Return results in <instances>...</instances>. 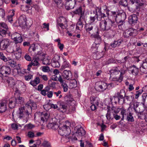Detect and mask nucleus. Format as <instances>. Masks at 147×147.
Here are the masks:
<instances>
[{"label":"nucleus","mask_w":147,"mask_h":147,"mask_svg":"<svg viewBox=\"0 0 147 147\" xmlns=\"http://www.w3.org/2000/svg\"><path fill=\"white\" fill-rule=\"evenodd\" d=\"M0 72L6 76L11 73V69L9 67L3 66L0 68Z\"/></svg>","instance_id":"obj_12"},{"label":"nucleus","mask_w":147,"mask_h":147,"mask_svg":"<svg viewBox=\"0 0 147 147\" xmlns=\"http://www.w3.org/2000/svg\"><path fill=\"white\" fill-rule=\"evenodd\" d=\"M42 70L44 72H47L49 71L50 69L48 66H43L42 67Z\"/></svg>","instance_id":"obj_57"},{"label":"nucleus","mask_w":147,"mask_h":147,"mask_svg":"<svg viewBox=\"0 0 147 147\" xmlns=\"http://www.w3.org/2000/svg\"><path fill=\"white\" fill-rule=\"evenodd\" d=\"M91 104H93L98 106L99 103V98L98 97H92L90 98Z\"/></svg>","instance_id":"obj_30"},{"label":"nucleus","mask_w":147,"mask_h":147,"mask_svg":"<svg viewBox=\"0 0 147 147\" xmlns=\"http://www.w3.org/2000/svg\"><path fill=\"white\" fill-rule=\"evenodd\" d=\"M119 67H114L112 68L110 70L111 75L112 76H116L119 74L120 71V70L119 69Z\"/></svg>","instance_id":"obj_21"},{"label":"nucleus","mask_w":147,"mask_h":147,"mask_svg":"<svg viewBox=\"0 0 147 147\" xmlns=\"http://www.w3.org/2000/svg\"><path fill=\"white\" fill-rule=\"evenodd\" d=\"M70 122L67 121L65 122V124L63 125V127L66 129L72 128Z\"/></svg>","instance_id":"obj_43"},{"label":"nucleus","mask_w":147,"mask_h":147,"mask_svg":"<svg viewBox=\"0 0 147 147\" xmlns=\"http://www.w3.org/2000/svg\"><path fill=\"white\" fill-rule=\"evenodd\" d=\"M8 31V28L6 23L4 22H0V35L3 36Z\"/></svg>","instance_id":"obj_5"},{"label":"nucleus","mask_w":147,"mask_h":147,"mask_svg":"<svg viewBox=\"0 0 147 147\" xmlns=\"http://www.w3.org/2000/svg\"><path fill=\"white\" fill-rule=\"evenodd\" d=\"M129 112L128 110L125 109L123 108H121L120 114L121 115V120H123L125 117L126 116Z\"/></svg>","instance_id":"obj_24"},{"label":"nucleus","mask_w":147,"mask_h":147,"mask_svg":"<svg viewBox=\"0 0 147 147\" xmlns=\"http://www.w3.org/2000/svg\"><path fill=\"white\" fill-rule=\"evenodd\" d=\"M63 75L64 77L67 80H71L72 78V74L70 71L64 70Z\"/></svg>","instance_id":"obj_20"},{"label":"nucleus","mask_w":147,"mask_h":147,"mask_svg":"<svg viewBox=\"0 0 147 147\" xmlns=\"http://www.w3.org/2000/svg\"><path fill=\"white\" fill-rule=\"evenodd\" d=\"M67 107V105L63 102H57V105H56V109H58V110L62 111L63 110L66 109Z\"/></svg>","instance_id":"obj_17"},{"label":"nucleus","mask_w":147,"mask_h":147,"mask_svg":"<svg viewBox=\"0 0 147 147\" xmlns=\"http://www.w3.org/2000/svg\"><path fill=\"white\" fill-rule=\"evenodd\" d=\"M134 68L131 70V73L133 75H137L138 73L139 69L138 68H137L134 65Z\"/></svg>","instance_id":"obj_44"},{"label":"nucleus","mask_w":147,"mask_h":147,"mask_svg":"<svg viewBox=\"0 0 147 147\" xmlns=\"http://www.w3.org/2000/svg\"><path fill=\"white\" fill-rule=\"evenodd\" d=\"M123 35L125 37L127 38L129 37V36H130V33L129 32V29L128 30L125 32L123 33Z\"/></svg>","instance_id":"obj_61"},{"label":"nucleus","mask_w":147,"mask_h":147,"mask_svg":"<svg viewBox=\"0 0 147 147\" xmlns=\"http://www.w3.org/2000/svg\"><path fill=\"white\" fill-rule=\"evenodd\" d=\"M0 58L5 62L8 61V59L4 56V54L2 52H0Z\"/></svg>","instance_id":"obj_48"},{"label":"nucleus","mask_w":147,"mask_h":147,"mask_svg":"<svg viewBox=\"0 0 147 147\" xmlns=\"http://www.w3.org/2000/svg\"><path fill=\"white\" fill-rule=\"evenodd\" d=\"M95 88L100 91H103L107 88L106 83L102 82H99L96 84Z\"/></svg>","instance_id":"obj_8"},{"label":"nucleus","mask_w":147,"mask_h":147,"mask_svg":"<svg viewBox=\"0 0 147 147\" xmlns=\"http://www.w3.org/2000/svg\"><path fill=\"white\" fill-rule=\"evenodd\" d=\"M69 65V63L66 61V60H65L64 61L63 64L61 67V69L62 70L65 68L68 67Z\"/></svg>","instance_id":"obj_42"},{"label":"nucleus","mask_w":147,"mask_h":147,"mask_svg":"<svg viewBox=\"0 0 147 147\" xmlns=\"http://www.w3.org/2000/svg\"><path fill=\"white\" fill-rule=\"evenodd\" d=\"M15 52V55L16 59L18 60L21 57L22 50L21 48H20Z\"/></svg>","instance_id":"obj_33"},{"label":"nucleus","mask_w":147,"mask_h":147,"mask_svg":"<svg viewBox=\"0 0 147 147\" xmlns=\"http://www.w3.org/2000/svg\"><path fill=\"white\" fill-rule=\"evenodd\" d=\"M138 18L135 14H133L130 16L128 18V22L131 24L135 25L137 23Z\"/></svg>","instance_id":"obj_16"},{"label":"nucleus","mask_w":147,"mask_h":147,"mask_svg":"<svg viewBox=\"0 0 147 147\" xmlns=\"http://www.w3.org/2000/svg\"><path fill=\"white\" fill-rule=\"evenodd\" d=\"M10 43L9 40L5 38L1 40L0 38V49L6 51Z\"/></svg>","instance_id":"obj_4"},{"label":"nucleus","mask_w":147,"mask_h":147,"mask_svg":"<svg viewBox=\"0 0 147 147\" xmlns=\"http://www.w3.org/2000/svg\"><path fill=\"white\" fill-rule=\"evenodd\" d=\"M26 129H32L35 128V126L30 123L26 125L24 127Z\"/></svg>","instance_id":"obj_54"},{"label":"nucleus","mask_w":147,"mask_h":147,"mask_svg":"<svg viewBox=\"0 0 147 147\" xmlns=\"http://www.w3.org/2000/svg\"><path fill=\"white\" fill-rule=\"evenodd\" d=\"M119 3L121 5L124 7H126L127 5V3L126 0H121Z\"/></svg>","instance_id":"obj_55"},{"label":"nucleus","mask_w":147,"mask_h":147,"mask_svg":"<svg viewBox=\"0 0 147 147\" xmlns=\"http://www.w3.org/2000/svg\"><path fill=\"white\" fill-rule=\"evenodd\" d=\"M66 22V19L64 17L61 16L57 19V24L61 23H65Z\"/></svg>","instance_id":"obj_39"},{"label":"nucleus","mask_w":147,"mask_h":147,"mask_svg":"<svg viewBox=\"0 0 147 147\" xmlns=\"http://www.w3.org/2000/svg\"><path fill=\"white\" fill-rule=\"evenodd\" d=\"M58 60L56 61V68H59L60 66L59 61L60 60V57L59 55H57L56 57Z\"/></svg>","instance_id":"obj_53"},{"label":"nucleus","mask_w":147,"mask_h":147,"mask_svg":"<svg viewBox=\"0 0 147 147\" xmlns=\"http://www.w3.org/2000/svg\"><path fill=\"white\" fill-rule=\"evenodd\" d=\"M51 60L49 57L44 56L42 59V63L45 65H49L51 63Z\"/></svg>","instance_id":"obj_28"},{"label":"nucleus","mask_w":147,"mask_h":147,"mask_svg":"<svg viewBox=\"0 0 147 147\" xmlns=\"http://www.w3.org/2000/svg\"><path fill=\"white\" fill-rule=\"evenodd\" d=\"M48 83L51 87H53V88H55V82L54 81L52 82L51 80H50L49 81Z\"/></svg>","instance_id":"obj_60"},{"label":"nucleus","mask_w":147,"mask_h":147,"mask_svg":"<svg viewBox=\"0 0 147 147\" xmlns=\"http://www.w3.org/2000/svg\"><path fill=\"white\" fill-rule=\"evenodd\" d=\"M8 100V102H9V107L11 109L13 108L16 105V98L13 97L11 98L9 100L7 99Z\"/></svg>","instance_id":"obj_22"},{"label":"nucleus","mask_w":147,"mask_h":147,"mask_svg":"<svg viewBox=\"0 0 147 147\" xmlns=\"http://www.w3.org/2000/svg\"><path fill=\"white\" fill-rule=\"evenodd\" d=\"M96 14H95V15L94 16H91L90 17V21L91 22H94L95 19L97 18V16H96Z\"/></svg>","instance_id":"obj_64"},{"label":"nucleus","mask_w":147,"mask_h":147,"mask_svg":"<svg viewBox=\"0 0 147 147\" xmlns=\"http://www.w3.org/2000/svg\"><path fill=\"white\" fill-rule=\"evenodd\" d=\"M97 128H101V129H105V128H107L106 126L103 124L98 123L97 124Z\"/></svg>","instance_id":"obj_62"},{"label":"nucleus","mask_w":147,"mask_h":147,"mask_svg":"<svg viewBox=\"0 0 147 147\" xmlns=\"http://www.w3.org/2000/svg\"><path fill=\"white\" fill-rule=\"evenodd\" d=\"M106 117L107 119L109 120H112L113 119V114H112L111 113L110 109L108 110Z\"/></svg>","instance_id":"obj_38"},{"label":"nucleus","mask_w":147,"mask_h":147,"mask_svg":"<svg viewBox=\"0 0 147 147\" xmlns=\"http://www.w3.org/2000/svg\"><path fill=\"white\" fill-rule=\"evenodd\" d=\"M122 42L123 41L121 40L115 41L111 44L110 45L113 48H115L119 46Z\"/></svg>","instance_id":"obj_25"},{"label":"nucleus","mask_w":147,"mask_h":147,"mask_svg":"<svg viewBox=\"0 0 147 147\" xmlns=\"http://www.w3.org/2000/svg\"><path fill=\"white\" fill-rule=\"evenodd\" d=\"M56 42H57V47L60 49L61 51H62L64 47V45L63 43H61L60 39L58 38L56 40Z\"/></svg>","instance_id":"obj_32"},{"label":"nucleus","mask_w":147,"mask_h":147,"mask_svg":"<svg viewBox=\"0 0 147 147\" xmlns=\"http://www.w3.org/2000/svg\"><path fill=\"white\" fill-rule=\"evenodd\" d=\"M8 102V100L5 99L3 100L0 102V113H3L6 111Z\"/></svg>","instance_id":"obj_11"},{"label":"nucleus","mask_w":147,"mask_h":147,"mask_svg":"<svg viewBox=\"0 0 147 147\" xmlns=\"http://www.w3.org/2000/svg\"><path fill=\"white\" fill-rule=\"evenodd\" d=\"M63 3L62 0H56V7L61 8L63 7Z\"/></svg>","instance_id":"obj_36"},{"label":"nucleus","mask_w":147,"mask_h":147,"mask_svg":"<svg viewBox=\"0 0 147 147\" xmlns=\"http://www.w3.org/2000/svg\"><path fill=\"white\" fill-rule=\"evenodd\" d=\"M114 23L113 21L109 19L102 21L100 23V27L102 30H108L111 27L112 24Z\"/></svg>","instance_id":"obj_2"},{"label":"nucleus","mask_w":147,"mask_h":147,"mask_svg":"<svg viewBox=\"0 0 147 147\" xmlns=\"http://www.w3.org/2000/svg\"><path fill=\"white\" fill-rule=\"evenodd\" d=\"M20 48L19 45H17V44L15 43L11 44L10 43L6 51L9 53H12L17 51Z\"/></svg>","instance_id":"obj_7"},{"label":"nucleus","mask_w":147,"mask_h":147,"mask_svg":"<svg viewBox=\"0 0 147 147\" xmlns=\"http://www.w3.org/2000/svg\"><path fill=\"white\" fill-rule=\"evenodd\" d=\"M66 23H61L58 24H57V25L60 27L62 29H64L66 28Z\"/></svg>","instance_id":"obj_58"},{"label":"nucleus","mask_w":147,"mask_h":147,"mask_svg":"<svg viewBox=\"0 0 147 147\" xmlns=\"http://www.w3.org/2000/svg\"><path fill=\"white\" fill-rule=\"evenodd\" d=\"M126 119L127 121L129 122H133L134 121L133 117L131 113H129L127 116Z\"/></svg>","instance_id":"obj_40"},{"label":"nucleus","mask_w":147,"mask_h":147,"mask_svg":"<svg viewBox=\"0 0 147 147\" xmlns=\"http://www.w3.org/2000/svg\"><path fill=\"white\" fill-rule=\"evenodd\" d=\"M38 47H40V46L36 45L35 44H32L30 46L29 50L30 52H32V51L34 52L36 51H38Z\"/></svg>","instance_id":"obj_35"},{"label":"nucleus","mask_w":147,"mask_h":147,"mask_svg":"<svg viewBox=\"0 0 147 147\" xmlns=\"http://www.w3.org/2000/svg\"><path fill=\"white\" fill-rule=\"evenodd\" d=\"M129 30L131 36H135L138 34V31L135 29L132 28H131L129 29Z\"/></svg>","instance_id":"obj_37"},{"label":"nucleus","mask_w":147,"mask_h":147,"mask_svg":"<svg viewBox=\"0 0 147 147\" xmlns=\"http://www.w3.org/2000/svg\"><path fill=\"white\" fill-rule=\"evenodd\" d=\"M115 95L119 98V99L121 100L120 101L121 103H123L125 102L124 96H125V93L124 90H121L120 92H118Z\"/></svg>","instance_id":"obj_13"},{"label":"nucleus","mask_w":147,"mask_h":147,"mask_svg":"<svg viewBox=\"0 0 147 147\" xmlns=\"http://www.w3.org/2000/svg\"><path fill=\"white\" fill-rule=\"evenodd\" d=\"M31 63L34 66H39L40 65V64L36 59H32Z\"/></svg>","instance_id":"obj_49"},{"label":"nucleus","mask_w":147,"mask_h":147,"mask_svg":"<svg viewBox=\"0 0 147 147\" xmlns=\"http://www.w3.org/2000/svg\"><path fill=\"white\" fill-rule=\"evenodd\" d=\"M106 13L109 19L111 20L112 19L113 22L114 20L118 22V18H121V16L117 13L115 11H110L109 10H107L106 11Z\"/></svg>","instance_id":"obj_3"},{"label":"nucleus","mask_w":147,"mask_h":147,"mask_svg":"<svg viewBox=\"0 0 147 147\" xmlns=\"http://www.w3.org/2000/svg\"><path fill=\"white\" fill-rule=\"evenodd\" d=\"M25 107L26 108H27L28 110H29V111L30 113L32 109H36L37 105L36 103L30 100L25 104Z\"/></svg>","instance_id":"obj_10"},{"label":"nucleus","mask_w":147,"mask_h":147,"mask_svg":"<svg viewBox=\"0 0 147 147\" xmlns=\"http://www.w3.org/2000/svg\"><path fill=\"white\" fill-rule=\"evenodd\" d=\"M6 82L9 84V86H13L14 84V80L11 77H9L6 80Z\"/></svg>","instance_id":"obj_41"},{"label":"nucleus","mask_w":147,"mask_h":147,"mask_svg":"<svg viewBox=\"0 0 147 147\" xmlns=\"http://www.w3.org/2000/svg\"><path fill=\"white\" fill-rule=\"evenodd\" d=\"M143 90H140L136 92L135 94V98L136 99L138 98L139 97L140 95L142 93Z\"/></svg>","instance_id":"obj_56"},{"label":"nucleus","mask_w":147,"mask_h":147,"mask_svg":"<svg viewBox=\"0 0 147 147\" xmlns=\"http://www.w3.org/2000/svg\"><path fill=\"white\" fill-rule=\"evenodd\" d=\"M61 131L64 132L63 134H62L63 136H67L70 134L71 131L70 129H59L58 131L59 132Z\"/></svg>","instance_id":"obj_31"},{"label":"nucleus","mask_w":147,"mask_h":147,"mask_svg":"<svg viewBox=\"0 0 147 147\" xmlns=\"http://www.w3.org/2000/svg\"><path fill=\"white\" fill-rule=\"evenodd\" d=\"M74 13L76 14H78L80 16L82 15H84L82 13V8L81 7H79L74 11Z\"/></svg>","instance_id":"obj_45"},{"label":"nucleus","mask_w":147,"mask_h":147,"mask_svg":"<svg viewBox=\"0 0 147 147\" xmlns=\"http://www.w3.org/2000/svg\"><path fill=\"white\" fill-rule=\"evenodd\" d=\"M86 131L84 129H77L76 132V135L78 136L81 137L84 135Z\"/></svg>","instance_id":"obj_27"},{"label":"nucleus","mask_w":147,"mask_h":147,"mask_svg":"<svg viewBox=\"0 0 147 147\" xmlns=\"http://www.w3.org/2000/svg\"><path fill=\"white\" fill-rule=\"evenodd\" d=\"M30 114L29 110L27 108L24 107L19 108L17 113V115L18 118L23 121L24 123H26L29 118V115Z\"/></svg>","instance_id":"obj_1"},{"label":"nucleus","mask_w":147,"mask_h":147,"mask_svg":"<svg viewBox=\"0 0 147 147\" xmlns=\"http://www.w3.org/2000/svg\"><path fill=\"white\" fill-rule=\"evenodd\" d=\"M9 12H11V14L10 15H8L7 17V20L10 23H12L13 20V17L15 14V11L13 9L10 10L9 11Z\"/></svg>","instance_id":"obj_26"},{"label":"nucleus","mask_w":147,"mask_h":147,"mask_svg":"<svg viewBox=\"0 0 147 147\" xmlns=\"http://www.w3.org/2000/svg\"><path fill=\"white\" fill-rule=\"evenodd\" d=\"M74 2L71 0H70L69 1L66 2L65 7L66 9L69 10L73 9L74 8Z\"/></svg>","instance_id":"obj_23"},{"label":"nucleus","mask_w":147,"mask_h":147,"mask_svg":"<svg viewBox=\"0 0 147 147\" xmlns=\"http://www.w3.org/2000/svg\"><path fill=\"white\" fill-rule=\"evenodd\" d=\"M120 75L118 77L115 76L113 78V81H117L119 82H121L123 80V75L126 72V70L124 69H121L120 71Z\"/></svg>","instance_id":"obj_14"},{"label":"nucleus","mask_w":147,"mask_h":147,"mask_svg":"<svg viewBox=\"0 0 147 147\" xmlns=\"http://www.w3.org/2000/svg\"><path fill=\"white\" fill-rule=\"evenodd\" d=\"M95 27H97L93 24H87L86 26V31L89 33L92 32V34H95L96 33L95 32V30H94Z\"/></svg>","instance_id":"obj_15"},{"label":"nucleus","mask_w":147,"mask_h":147,"mask_svg":"<svg viewBox=\"0 0 147 147\" xmlns=\"http://www.w3.org/2000/svg\"><path fill=\"white\" fill-rule=\"evenodd\" d=\"M49 115L47 113L42 112L41 113L40 116V123L41 122L43 123L44 122L47 121L49 118Z\"/></svg>","instance_id":"obj_19"},{"label":"nucleus","mask_w":147,"mask_h":147,"mask_svg":"<svg viewBox=\"0 0 147 147\" xmlns=\"http://www.w3.org/2000/svg\"><path fill=\"white\" fill-rule=\"evenodd\" d=\"M9 65L11 67H15L16 65V62L11 60H10L8 61Z\"/></svg>","instance_id":"obj_52"},{"label":"nucleus","mask_w":147,"mask_h":147,"mask_svg":"<svg viewBox=\"0 0 147 147\" xmlns=\"http://www.w3.org/2000/svg\"><path fill=\"white\" fill-rule=\"evenodd\" d=\"M61 86L63 88L64 92H67L68 89V86L67 84L65 82H63L61 84Z\"/></svg>","instance_id":"obj_51"},{"label":"nucleus","mask_w":147,"mask_h":147,"mask_svg":"<svg viewBox=\"0 0 147 147\" xmlns=\"http://www.w3.org/2000/svg\"><path fill=\"white\" fill-rule=\"evenodd\" d=\"M71 82L70 84V87L71 88H75L77 86L76 81L74 79Z\"/></svg>","instance_id":"obj_47"},{"label":"nucleus","mask_w":147,"mask_h":147,"mask_svg":"<svg viewBox=\"0 0 147 147\" xmlns=\"http://www.w3.org/2000/svg\"><path fill=\"white\" fill-rule=\"evenodd\" d=\"M24 101V98L21 97H19L18 98H16V103L21 104H22Z\"/></svg>","instance_id":"obj_46"},{"label":"nucleus","mask_w":147,"mask_h":147,"mask_svg":"<svg viewBox=\"0 0 147 147\" xmlns=\"http://www.w3.org/2000/svg\"><path fill=\"white\" fill-rule=\"evenodd\" d=\"M27 136L29 138H33L34 137V133L31 131H29L28 133Z\"/></svg>","instance_id":"obj_63"},{"label":"nucleus","mask_w":147,"mask_h":147,"mask_svg":"<svg viewBox=\"0 0 147 147\" xmlns=\"http://www.w3.org/2000/svg\"><path fill=\"white\" fill-rule=\"evenodd\" d=\"M110 100L111 101L113 102H114L115 103H117L118 102L119 104H122L123 103H121L120 102L121 100L119 99V98L115 95L114 96H113L112 97L110 98Z\"/></svg>","instance_id":"obj_29"},{"label":"nucleus","mask_w":147,"mask_h":147,"mask_svg":"<svg viewBox=\"0 0 147 147\" xmlns=\"http://www.w3.org/2000/svg\"><path fill=\"white\" fill-rule=\"evenodd\" d=\"M40 82V80L38 77H36L34 80L30 82V84L33 86H36Z\"/></svg>","instance_id":"obj_34"},{"label":"nucleus","mask_w":147,"mask_h":147,"mask_svg":"<svg viewBox=\"0 0 147 147\" xmlns=\"http://www.w3.org/2000/svg\"><path fill=\"white\" fill-rule=\"evenodd\" d=\"M42 146L45 147H49L50 145L49 142L46 140H44L42 143Z\"/></svg>","instance_id":"obj_59"},{"label":"nucleus","mask_w":147,"mask_h":147,"mask_svg":"<svg viewBox=\"0 0 147 147\" xmlns=\"http://www.w3.org/2000/svg\"><path fill=\"white\" fill-rule=\"evenodd\" d=\"M95 30V34H91V36L94 37L95 38V43L96 45L99 44L101 42V37L99 35L98 31V28L97 27H95L94 29Z\"/></svg>","instance_id":"obj_9"},{"label":"nucleus","mask_w":147,"mask_h":147,"mask_svg":"<svg viewBox=\"0 0 147 147\" xmlns=\"http://www.w3.org/2000/svg\"><path fill=\"white\" fill-rule=\"evenodd\" d=\"M26 16L24 15L21 16L18 19V23L20 26H22L26 24L27 22H26Z\"/></svg>","instance_id":"obj_18"},{"label":"nucleus","mask_w":147,"mask_h":147,"mask_svg":"<svg viewBox=\"0 0 147 147\" xmlns=\"http://www.w3.org/2000/svg\"><path fill=\"white\" fill-rule=\"evenodd\" d=\"M11 127L13 129L20 128L21 127V126L19 124L13 123L11 124Z\"/></svg>","instance_id":"obj_50"},{"label":"nucleus","mask_w":147,"mask_h":147,"mask_svg":"<svg viewBox=\"0 0 147 147\" xmlns=\"http://www.w3.org/2000/svg\"><path fill=\"white\" fill-rule=\"evenodd\" d=\"M11 37L16 44L21 43L23 41V39L21 35L17 32L12 34Z\"/></svg>","instance_id":"obj_6"}]
</instances>
